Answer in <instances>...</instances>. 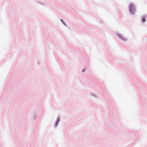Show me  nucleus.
Instances as JSON below:
<instances>
[{"label":"nucleus","instance_id":"obj_4","mask_svg":"<svg viewBox=\"0 0 147 147\" xmlns=\"http://www.w3.org/2000/svg\"><path fill=\"white\" fill-rule=\"evenodd\" d=\"M85 71V70L84 69H83L82 70V72H84V71Z\"/></svg>","mask_w":147,"mask_h":147},{"label":"nucleus","instance_id":"obj_2","mask_svg":"<svg viewBox=\"0 0 147 147\" xmlns=\"http://www.w3.org/2000/svg\"><path fill=\"white\" fill-rule=\"evenodd\" d=\"M118 37L121 39L123 40H126V39L123 37L122 36H121V34H118Z\"/></svg>","mask_w":147,"mask_h":147},{"label":"nucleus","instance_id":"obj_3","mask_svg":"<svg viewBox=\"0 0 147 147\" xmlns=\"http://www.w3.org/2000/svg\"><path fill=\"white\" fill-rule=\"evenodd\" d=\"M146 20L145 18H142V22H146Z\"/></svg>","mask_w":147,"mask_h":147},{"label":"nucleus","instance_id":"obj_1","mask_svg":"<svg viewBox=\"0 0 147 147\" xmlns=\"http://www.w3.org/2000/svg\"><path fill=\"white\" fill-rule=\"evenodd\" d=\"M129 10L132 14H134L135 13V9L134 5L131 3L130 4L129 6Z\"/></svg>","mask_w":147,"mask_h":147}]
</instances>
